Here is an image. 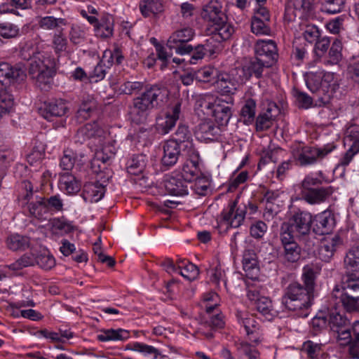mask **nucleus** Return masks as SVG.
I'll list each match as a JSON object with an SVG mask.
<instances>
[{
    "label": "nucleus",
    "instance_id": "nucleus-1",
    "mask_svg": "<svg viewBox=\"0 0 359 359\" xmlns=\"http://www.w3.org/2000/svg\"><path fill=\"white\" fill-rule=\"evenodd\" d=\"M317 272L313 266H305L303 268L302 280L304 285L297 282L289 284L284 290L282 304L289 311H295L302 317L308 316V309L313 299Z\"/></svg>",
    "mask_w": 359,
    "mask_h": 359
},
{
    "label": "nucleus",
    "instance_id": "nucleus-2",
    "mask_svg": "<svg viewBox=\"0 0 359 359\" xmlns=\"http://www.w3.org/2000/svg\"><path fill=\"white\" fill-rule=\"evenodd\" d=\"M169 92L167 88L157 85L147 87L145 90L133 102L132 120L140 123L146 120L147 112L163 106L168 101Z\"/></svg>",
    "mask_w": 359,
    "mask_h": 359
},
{
    "label": "nucleus",
    "instance_id": "nucleus-3",
    "mask_svg": "<svg viewBox=\"0 0 359 359\" xmlns=\"http://www.w3.org/2000/svg\"><path fill=\"white\" fill-rule=\"evenodd\" d=\"M344 309L349 313L359 308V275L346 272L341 280V292L339 296Z\"/></svg>",
    "mask_w": 359,
    "mask_h": 359
},
{
    "label": "nucleus",
    "instance_id": "nucleus-4",
    "mask_svg": "<svg viewBox=\"0 0 359 359\" xmlns=\"http://www.w3.org/2000/svg\"><path fill=\"white\" fill-rule=\"evenodd\" d=\"M37 58L38 60L30 62L29 74L41 90H48L53 81L55 62L53 58L49 57L44 60H42L41 57Z\"/></svg>",
    "mask_w": 359,
    "mask_h": 359
},
{
    "label": "nucleus",
    "instance_id": "nucleus-5",
    "mask_svg": "<svg viewBox=\"0 0 359 359\" xmlns=\"http://www.w3.org/2000/svg\"><path fill=\"white\" fill-rule=\"evenodd\" d=\"M335 149L332 144L323 147H299L292 150V156L299 166H309L317 163Z\"/></svg>",
    "mask_w": 359,
    "mask_h": 359
},
{
    "label": "nucleus",
    "instance_id": "nucleus-6",
    "mask_svg": "<svg viewBox=\"0 0 359 359\" xmlns=\"http://www.w3.org/2000/svg\"><path fill=\"white\" fill-rule=\"evenodd\" d=\"M245 82L243 71L237 67L228 73L218 74L216 86L222 95H233Z\"/></svg>",
    "mask_w": 359,
    "mask_h": 359
},
{
    "label": "nucleus",
    "instance_id": "nucleus-7",
    "mask_svg": "<svg viewBox=\"0 0 359 359\" xmlns=\"http://www.w3.org/2000/svg\"><path fill=\"white\" fill-rule=\"evenodd\" d=\"M312 223L313 217L310 212L298 210L287 222H285V228L287 230L290 227L296 237L301 238L309 234Z\"/></svg>",
    "mask_w": 359,
    "mask_h": 359
},
{
    "label": "nucleus",
    "instance_id": "nucleus-8",
    "mask_svg": "<svg viewBox=\"0 0 359 359\" xmlns=\"http://www.w3.org/2000/svg\"><path fill=\"white\" fill-rule=\"evenodd\" d=\"M255 57L266 65H273L278 60L276 43L272 40H259L255 45Z\"/></svg>",
    "mask_w": 359,
    "mask_h": 359
},
{
    "label": "nucleus",
    "instance_id": "nucleus-9",
    "mask_svg": "<svg viewBox=\"0 0 359 359\" xmlns=\"http://www.w3.org/2000/svg\"><path fill=\"white\" fill-rule=\"evenodd\" d=\"M247 297L250 302H254L257 311L267 320H271L275 315L276 312L273 309L271 300L269 297L261 296L255 287H250L248 288Z\"/></svg>",
    "mask_w": 359,
    "mask_h": 359
},
{
    "label": "nucleus",
    "instance_id": "nucleus-10",
    "mask_svg": "<svg viewBox=\"0 0 359 359\" xmlns=\"http://www.w3.org/2000/svg\"><path fill=\"white\" fill-rule=\"evenodd\" d=\"M26 74L24 68L19 65H11L7 62H0V83H14L24 81Z\"/></svg>",
    "mask_w": 359,
    "mask_h": 359
},
{
    "label": "nucleus",
    "instance_id": "nucleus-11",
    "mask_svg": "<svg viewBox=\"0 0 359 359\" xmlns=\"http://www.w3.org/2000/svg\"><path fill=\"white\" fill-rule=\"evenodd\" d=\"M246 208L238 207L237 201H231L226 210H224L222 215V219L227 225L233 228L239 227L245 219Z\"/></svg>",
    "mask_w": 359,
    "mask_h": 359
},
{
    "label": "nucleus",
    "instance_id": "nucleus-12",
    "mask_svg": "<svg viewBox=\"0 0 359 359\" xmlns=\"http://www.w3.org/2000/svg\"><path fill=\"white\" fill-rule=\"evenodd\" d=\"M233 100L231 97L229 98V101L219 98L215 100L211 112L219 125H226L229 121L232 115L231 105L233 104Z\"/></svg>",
    "mask_w": 359,
    "mask_h": 359
},
{
    "label": "nucleus",
    "instance_id": "nucleus-13",
    "mask_svg": "<svg viewBox=\"0 0 359 359\" xmlns=\"http://www.w3.org/2000/svg\"><path fill=\"white\" fill-rule=\"evenodd\" d=\"M313 222V231L318 235L330 233L335 225L334 215L330 210H325L316 215Z\"/></svg>",
    "mask_w": 359,
    "mask_h": 359
},
{
    "label": "nucleus",
    "instance_id": "nucleus-14",
    "mask_svg": "<svg viewBox=\"0 0 359 359\" xmlns=\"http://www.w3.org/2000/svg\"><path fill=\"white\" fill-rule=\"evenodd\" d=\"M22 187L27 193L24 196V200L27 201V208L30 215L39 217L42 215V211L46 209L45 198L42 197H36V201L33 199L32 184L28 181H24L22 183Z\"/></svg>",
    "mask_w": 359,
    "mask_h": 359
},
{
    "label": "nucleus",
    "instance_id": "nucleus-15",
    "mask_svg": "<svg viewBox=\"0 0 359 359\" xmlns=\"http://www.w3.org/2000/svg\"><path fill=\"white\" fill-rule=\"evenodd\" d=\"M343 245V240L339 235L326 238L320 244L318 249L319 259L325 262H329L335 252Z\"/></svg>",
    "mask_w": 359,
    "mask_h": 359
},
{
    "label": "nucleus",
    "instance_id": "nucleus-16",
    "mask_svg": "<svg viewBox=\"0 0 359 359\" xmlns=\"http://www.w3.org/2000/svg\"><path fill=\"white\" fill-rule=\"evenodd\" d=\"M180 113L181 104L177 102L170 108L164 117L157 118L158 129L163 134L168 133L179 120Z\"/></svg>",
    "mask_w": 359,
    "mask_h": 359
},
{
    "label": "nucleus",
    "instance_id": "nucleus-17",
    "mask_svg": "<svg viewBox=\"0 0 359 359\" xmlns=\"http://www.w3.org/2000/svg\"><path fill=\"white\" fill-rule=\"evenodd\" d=\"M209 36H214L217 41H224L229 39L235 32L233 26L228 22L227 16L223 22L210 24L207 29Z\"/></svg>",
    "mask_w": 359,
    "mask_h": 359
},
{
    "label": "nucleus",
    "instance_id": "nucleus-18",
    "mask_svg": "<svg viewBox=\"0 0 359 359\" xmlns=\"http://www.w3.org/2000/svg\"><path fill=\"white\" fill-rule=\"evenodd\" d=\"M222 9V6L220 2L217 0H211L203 6L201 16L210 24L223 22L226 15Z\"/></svg>",
    "mask_w": 359,
    "mask_h": 359
},
{
    "label": "nucleus",
    "instance_id": "nucleus-19",
    "mask_svg": "<svg viewBox=\"0 0 359 359\" xmlns=\"http://www.w3.org/2000/svg\"><path fill=\"white\" fill-rule=\"evenodd\" d=\"M323 95L319 97V101L323 104L329 102L333 94L339 89V84L334 73L325 72L322 74Z\"/></svg>",
    "mask_w": 359,
    "mask_h": 359
},
{
    "label": "nucleus",
    "instance_id": "nucleus-20",
    "mask_svg": "<svg viewBox=\"0 0 359 359\" xmlns=\"http://www.w3.org/2000/svg\"><path fill=\"white\" fill-rule=\"evenodd\" d=\"M344 145L348 149L340 161V165H348L353 157L359 152V134L357 132H348L344 139Z\"/></svg>",
    "mask_w": 359,
    "mask_h": 359
},
{
    "label": "nucleus",
    "instance_id": "nucleus-21",
    "mask_svg": "<svg viewBox=\"0 0 359 359\" xmlns=\"http://www.w3.org/2000/svg\"><path fill=\"white\" fill-rule=\"evenodd\" d=\"M104 182L99 181L87 182L83 186L82 197L86 202L95 203L100 201L105 193Z\"/></svg>",
    "mask_w": 359,
    "mask_h": 359
},
{
    "label": "nucleus",
    "instance_id": "nucleus-22",
    "mask_svg": "<svg viewBox=\"0 0 359 359\" xmlns=\"http://www.w3.org/2000/svg\"><path fill=\"white\" fill-rule=\"evenodd\" d=\"M182 147L175 141L168 140L163 145V156L161 161L163 166L171 167L177 162Z\"/></svg>",
    "mask_w": 359,
    "mask_h": 359
},
{
    "label": "nucleus",
    "instance_id": "nucleus-23",
    "mask_svg": "<svg viewBox=\"0 0 359 359\" xmlns=\"http://www.w3.org/2000/svg\"><path fill=\"white\" fill-rule=\"evenodd\" d=\"M188 182L182 177L170 176L164 181V187L167 192L172 196H183L188 194Z\"/></svg>",
    "mask_w": 359,
    "mask_h": 359
},
{
    "label": "nucleus",
    "instance_id": "nucleus-24",
    "mask_svg": "<svg viewBox=\"0 0 359 359\" xmlns=\"http://www.w3.org/2000/svg\"><path fill=\"white\" fill-rule=\"evenodd\" d=\"M242 262L246 276L251 279L256 278L258 276L259 268L257 256L255 250L252 249L245 250L243 252Z\"/></svg>",
    "mask_w": 359,
    "mask_h": 359
},
{
    "label": "nucleus",
    "instance_id": "nucleus-25",
    "mask_svg": "<svg viewBox=\"0 0 359 359\" xmlns=\"http://www.w3.org/2000/svg\"><path fill=\"white\" fill-rule=\"evenodd\" d=\"M333 193L332 187L316 188L309 191H302L304 200L309 204H316L324 202Z\"/></svg>",
    "mask_w": 359,
    "mask_h": 359
},
{
    "label": "nucleus",
    "instance_id": "nucleus-26",
    "mask_svg": "<svg viewBox=\"0 0 359 359\" xmlns=\"http://www.w3.org/2000/svg\"><path fill=\"white\" fill-rule=\"evenodd\" d=\"M219 133V128L211 120L201 121L196 128L195 134L201 140H212Z\"/></svg>",
    "mask_w": 359,
    "mask_h": 359
},
{
    "label": "nucleus",
    "instance_id": "nucleus-27",
    "mask_svg": "<svg viewBox=\"0 0 359 359\" xmlns=\"http://www.w3.org/2000/svg\"><path fill=\"white\" fill-rule=\"evenodd\" d=\"M139 8L144 18L156 16L164 12L165 6L162 0H140Z\"/></svg>",
    "mask_w": 359,
    "mask_h": 359
},
{
    "label": "nucleus",
    "instance_id": "nucleus-28",
    "mask_svg": "<svg viewBox=\"0 0 359 359\" xmlns=\"http://www.w3.org/2000/svg\"><path fill=\"white\" fill-rule=\"evenodd\" d=\"M272 65H266L264 62L257 60L255 57L252 59L248 63L243 67H238L239 70L243 71V79L245 81L248 80L253 75L257 78H260L262 76L264 68H269Z\"/></svg>",
    "mask_w": 359,
    "mask_h": 359
},
{
    "label": "nucleus",
    "instance_id": "nucleus-29",
    "mask_svg": "<svg viewBox=\"0 0 359 359\" xmlns=\"http://www.w3.org/2000/svg\"><path fill=\"white\" fill-rule=\"evenodd\" d=\"M96 108V101L90 95H83L81 104L76 111V118L78 121L83 122L90 117L91 114Z\"/></svg>",
    "mask_w": 359,
    "mask_h": 359
},
{
    "label": "nucleus",
    "instance_id": "nucleus-30",
    "mask_svg": "<svg viewBox=\"0 0 359 359\" xmlns=\"http://www.w3.org/2000/svg\"><path fill=\"white\" fill-rule=\"evenodd\" d=\"M44 109L46 113L44 117L47 119L50 118L51 116H62L65 115L69 110L66 101L62 99L45 102Z\"/></svg>",
    "mask_w": 359,
    "mask_h": 359
},
{
    "label": "nucleus",
    "instance_id": "nucleus-31",
    "mask_svg": "<svg viewBox=\"0 0 359 359\" xmlns=\"http://www.w3.org/2000/svg\"><path fill=\"white\" fill-rule=\"evenodd\" d=\"M114 20L109 15H103L95 27V34L101 38H109L113 34Z\"/></svg>",
    "mask_w": 359,
    "mask_h": 359
},
{
    "label": "nucleus",
    "instance_id": "nucleus-32",
    "mask_svg": "<svg viewBox=\"0 0 359 359\" xmlns=\"http://www.w3.org/2000/svg\"><path fill=\"white\" fill-rule=\"evenodd\" d=\"M344 265L346 272H359V246H353L348 250L344 259Z\"/></svg>",
    "mask_w": 359,
    "mask_h": 359
},
{
    "label": "nucleus",
    "instance_id": "nucleus-33",
    "mask_svg": "<svg viewBox=\"0 0 359 359\" xmlns=\"http://www.w3.org/2000/svg\"><path fill=\"white\" fill-rule=\"evenodd\" d=\"M195 31L191 27H184L174 32L169 37L167 44L189 42L195 36Z\"/></svg>",
    "mask_w": 359,
    "mask_h": 359
},
{
    "label": "nucleus",
    "instance_id": "nucleus-34",
    "mask_svg": "<svg viewBox=\"0 0 359 359\" xmlns=\"http://www.w3.org/2000/svg\"><path fill=\"white\" fill-rule=\"evenodd\" d=\"M351 323L346 316L336 310L328 313V325L333 332L349 327Z\"/></svg>",
    "mask_w": 359,
    "mask_h": 359
},
{
    "label": "nucleus",
    "instance_id": "nucleus-35",
    "mask_svg": "<svg viewBox=\"0 0 359 359\" xmlns=\"http://www.w3.org/2000/svg\"><path fill=\"white\" fill-rule=\"evenodd\" d=\"M6 244L11 250H25L29 247L30 239L26 236L13 234L8 237Z\"/></svg>",
    "mask_w": 359,
    "mask_h": 359
},
{
    "label": "nucleus",
    "instance_id": "nucleus-36",
    "mask_svg": "<svg viewBox=\"0 0 359 359\" xmlns=\"http://www.w3.org/2000/svg\"><path fill=\"white\" fill-rule=\"evenodd\" d=\"M129 337V332L123 329H109L101 332L97 338L100 341H123Z\"/></svg>",
    "mask_w": 359,
    "mask_h": 359
},
{
    "label": "nucleus",
    "instance_id": "nucleus-37",
    "mask_svg": "<svg viewBox=\"0 0 359 359\" xmlns=\"http://www.w3.org/2000/svg\"><path fill=\"white\" fill-rule=\"evenodd\" d=\"M60 188L69 194L77 193L81 188V184L76 177L69 172L65 173L60 178Z\"/></svg>",
    "mask_w": 359,
    "mask_h": 359
},
{
    "label": "nucleus",
    "instance_id": "nucleus-38",
    "mask_svg": "<svg viewBox=\"0 0 359 359\" xmlns=\"http://www.w3.org/2000/svg\"><path fill=\"white\" fill-rule=\"evenodd\" d=\"M38 24L43 29L56 30V32H58L60 30L63 29L62 27L66 25V20L64 18L45 16L40 18Z\"/></svg>",
    "mask_w": 359,
    "mask_h": 359
},
{
    "label": "nucleus",
    "instance_id": "nucleus-39",
    "mask_svg": "<svg viewBox=\"0 0 359 359\" xmlns=\"http://www.w3.org/2000/svg\"><path fill=\"white\" fill-rule=\"evenodd\" d=\"M306 84L313 93L317 94L318 99L323 95L322 73H309L306 75Z\"/></svg>",
    "mask_w": 359,
    "mask_h": 359
},
{
    "label": "nucleus",
    "instance_id": "nucleus-40",
    "mask_svg": "<svg viewBox=\"0 0 359 359\" xmlns=\"http://www.w3.org/2000/svg\"><path fill=\"white\" fill-rule=\"evenodd\" d=\"M35 255L31 252H27L22 255L15 262L9 265H6L5 267L12 271H17L26 267L33 266L35 265Z\"/></svg>",
    "mask_w": 359,
    "mask_h": 359
},
{
    "label": "nucleus",
    "instance_id": "nucleus-41",
    "mask_svg": "<svg viewBox=\"0 0 359 359\" xmlns=\"http://www.w3.org/2000/svg\"><path fill=\"white\" fill-rule=\"evenodd\" d=\"M20 55L22 59L26 60H38L37 57H41L42 60H44L47 57L40 51L38 50V48H34L32 41L26 42L20 48Z\"/></svg>",
    "mask_w": 359,
    "mask_h": 359
},
{
    "label": "nucleus",
    "instance_id": "nucleus-42",
    "mask_svg": "<svg viewBox=\"0 0 359 359\" xmlns=\"http://www.w3.org/2000/svg\"><path fill=\"white\" fill-rule=\"evenodd\" d=\"M256 113V102L249 98L245 102L241 110V116L246 125L251 124L254 120Z\"/></svg>",
    "mask_w": 359,
    "mask_h": 359
},
{
    "label": "nucleus",
    "instance_id": "nucleus-43",
    "mask_svg": "<svg viewBox=\"0 0 359 359\" xmlns=\"http://www.w3.org/2000/svg\"><path fill=\"white\" fill-rule=\"evenodd\" d=\"M52 47L57 56H60L62 53L67 51V39L63 33V29L53 34L52 37Z\"/></svg>",
    "mask_w": 359,
    "mask_h": 359
},
{
    "label": "nucleus",
    "instance_id": "nucleus-44",
    "mask_svg": "<svg viewBox=\"0 0 359 359\" xmlns=\"http://www.w3.org/2000/svg\"><path fill=\"white\" fill-rule=\"evenodd\" d=\"M14 106L13 96L4 86L0 90V114H8Z\"/></svg>",
    "mask_w": 359,
    "mask_h": 359
},
{
    "label": "nucleus",
    "instance_id": "nucleus-45",
    "mask_svg": "<svg viewBox=\"0 0 359 359\" xmlns=\"http://www.w3.org/2000/svg\"><path fill=\"white\" fill-rule=\"evenodd\" d=\"M201 174L198 164L186 161L182 168L181 177L189 183L194 181Z\"/></svg>",
    "mask_w": 359,
    "mask_h": 359
},
{
    "label": "nucleus",
    "instance_id": "nucleus-46",
    "mask_svg": "<svg viewBox=\"0 0 359 359\" xmlns=\"http://www.w3.org/2000/svg\"><path fill=\"white\" fill-rule=\"evenodd\" d=\"M182 264V261L178 262L179 269L177 273L189 281L195 280L199 274V270L198 267L195 264L190 262H188L185 264Z\"/></svg>",
    "mask_w": 359,
    "mask_h": 359
},
{
    "label": "nucleus",
    "instance_id": "nucleus-47",
    "mask_svg": "<svg viewBox=\"0 0 359 359\" xmlns=\"http://www.w3.org/2000/svg\"><path fill=\"white\" fill-rule=\"evenodd\" d=\"M346 0H322V11L329 14H336L342 11Z\"/></svg>",
    "mask_w": 359,
    "mask_h": 359
},
{
    "label": "nucleus",
    "instance_id": "nucleus-48",
    "mask_svg": "<svg viewBox=\"0 0 359 359\" xmlns=\"http://www.w3.org/2000/svg\"><path fill=\"white\" fill-rule=\"evenodd\" d=\"M19 27L9 22L0 23V36L6 39L16 38L20 35Z\"/></svg>",
    "mask_w": 359,
    "mask_h": 359
},
{
    "label": "nucleus",
    "instance_id": "nucleus-49",
    "mask_svg": "<svg viewBox=\"0 0 359 359\" xmlns=\"http://www.w3.org/2000/svg\"><path fill=\"white\" fill-rule=\"evenodd\" d=\"M342 43L339 40H335L329 50L328 59L326 63L330 65H337L342 59Z\"/></svg>",
    "mask_w": 359,
    "mask_h": 359
},
{
    "label": "nucleus",
    "instance_id": "nucleus-50",
    "mask_svg": "<svg viewBox=\"0 0 359 359\" xmlns=\"http://www.w3.org/2000/svg\"><path fill=\"white\" fill-rule=\"evenodd\" d=\"M170 141H175L179 143L181 147L185 145L188 142H192L191 134L186 125L180 124L175 133L173 139Z\"/></svg>",
    "mask_w": 359,
    "mask_h": 359
},
{
    "label": "nucleus",
    "instance_id": "nucleus-51",
    "mask_svg": "<svg viewBox=\"0 0 359 359\" xmlns=\"http://www.w3.org/2000/svg\"><path fill=\"white\" fill-rule=\"evenodd\" d=\"M146 166L145 156L141 154L133 157L127 167L128 173L138 175L141 173Z\"/></svg>",
    "mask_w": 359,
    "mask_h": 359
},
{
    "label": "nucleus",
    "instance_id": "nucleus-52",
    "mask_svg": "<svg viewBox=\"0 0 359 359\" xmlns=\"http://www.w3.org/2000/svg\"><path fill=\"white\" fill-rule=\"evenodd\" d=\"M128 348L140 352L145 355H154V359H156L161 355L160 351L155 347L140 342H135L129 345Z\"/></svg>",
    "mask_w": 359,
    "mask_h": 359
},
{
    "label": "nucleus",
    "instance_id": "nucleus-53",
    "mask_svg": "<svg viewBox=\"0 0 359 359\" xmlns=\"http://www.w3.org/2000/svg\"><path fill=\"white\" fill-rule=\"evenodd\" d=\"M76 157V154L73 150L70 149L64 150L60 166L64 170H71L74 165Z\"/></svg>",
    "mask_w": 359,
    "mask_h": 359
},
{
    "label": "nucleus",
    "instance_id": "nucleus-54",
    "mask_svg": "<svg viewBox=\"0 0 359 359\" xmlns=\"http://www.w3.org/2000/svg\"><path fill=\"white\" fill-rule=\"evenodd\" d=\"M270 21H264L257 18H252L251 21V30L257 34L269 35L271 33V29L269 26Z\"/></svg>",
    "mask_w": 359,
    "mask_h": 359
},
{
    "label": "nucleus",
    "instance_id": "nucleus-55",
    "mask_svg": "<svg viewBox=\"0 0 359 359\" xmlns=\"http://www.w3.org/2000/svg\"><path fill=\"white\" fill-rule=\"evenodd\" d=\"M301 248L296 243L284 246V257L290 262H296L300 258Z\"/></svg>",
    "mask_w": 359,
    "mask_h": 359
},
{
    "label": "nucleus",
    "instance_id": "nucleus-56",
    "mask_svg": "<svg viewBox=\"0 0 359 359\" xmlns=\"http://www.w3.org/2000/svg\"><path fill=\"white\" fill-rule=\"evenodd\" d=\"M35 264L39 266L41 269L49 270L55 264L54 257L48 253H41L35 256Z\"/></svg>",
    "mask_w": 359,
    "mask_h": 359
},
{
    "label": "nucleus",
    "instance_id": "nucleus-57",
    "mask_svg": "<svg viewBox=\"0 0 359 359\" xmlns=\"http://www.w3.org/2000/svg\"><path fill=\"white\" fill-rule=\"evenodd\" d=\"M97 165L98 166L97 167H95L94 165V158L91 160V162H90V168L92 170V171L100 175L99 177V179L100 180H101L102 182H107L109 179V174H110V172L107 168V166L102 163L101 161H98V163H97Z\"/></svg>",
    "mask_w": 359,
    "mask_h": 359
},
{
    "label": "nucleus",
    "instance_id": "nucleus-58",
    "mask_svg": "<svg viewBox=\"0 0 359 359\" xmlns=\"http://www.w3.org/2000/svg\"><path fill=\"white\" fill-rule=\"evenodd\" d=\"M221 41H217L214 36H210L205 43L201 45L203 46V49L207 55L213 56L221 50Z\"/></svg>",
    "mask_w": 359,
    "mask_h": 359
},
{
    "label": "nucleus",
    "instance_id": "nucleus-59",
    "mask_svg": "<svg viewBox=\"0 0 359 359\" xmlns=\"http://www.w3.org/2000/svg\"><path fill=\"white\" fill-rule=\"evenodd\" d=\"M208 274L210 278V281L216 287H219L221 281L226 284V281L224 279V272L221 269L219 264L208 269Z\"/></svg>",
    "mask_w": 359,
    "mask_h": 359
},
{
    "label": "nucleus",
    "instance_id": "nucleus-60",
    "mask_svg": "<svg viewBox=\"0 0 359 359\" xmlns=\"http://www.w3.org/2000/svg\"><path fill=\"white\" fill-rule=\"evenodd\" d=\"M303 36L309 43L316 42L320 37L319 28L314 25H306Z\"/></svg>",
    "mask_w": 359,
    "mask_h": 359
},
{
    "label": "nucleus",
    "instance_id": "nucleus-61",
    "mask_svg": "<svg viewBox=\"0 0 359 359\" xmlns=\"http://www.w3.org/2000/svg\"><path fill=\"white\" fill-rule=\"evenodd\" d=\"M182 149L188 156L187 161L191 162L192 163H199L200 155L198 150L195 148L193 141L188 142L185 145L182 147Z\"/></svg>",
    "mask_w": 359,
    "mask_h": 359
},
{
    "label": "nucleus",
    "instance_id": "nucleus-62",
    "mask_svg": "<svg viewBox=\"0 0 359 359\" xmlns=\"http://www.w3.org/2000/svg\"><path fill=\"white\" fill-rule=\"evenodd\" d=\"M144 88V83L140 81H126L123 83L120 90L126 95H132L142 90Z\"/></svg>",
    "mask_w": 359,
    "mask_h": 359
},
{
    "label": "nucleus",
    "instance_id": "nucleus-63",
    "mask_svg": "<svg viewBox=\"0 0 359 359\" xmlns=\"http://www.w3.org/2000/svg\"><path fill=\"white\" fill-rule=\"evenodd\" d=\"M328 317L323 312L318 313L311 321L312 327L316 332H320L328 325Z\"/></svg>",
    "mask_w": 359,
    "mask_h": 359
},
{
    "label": "nucleus",
    "instance_id": "nucleus-64",
    "mask_svg": "<svg viewBox=\"0 0 359 359\" xmlns=\"http://www.w3.org/2000/svg\"><path fill=\"white\" fill-rule=\"evenodd\" d=\"M293 95L296 98L298 107L304 109L309 108L313 104V98L304 92L294 89Z\"/></svg>",
    "mask_w": 359,
    "mask_h": 359
}]
</instances>
